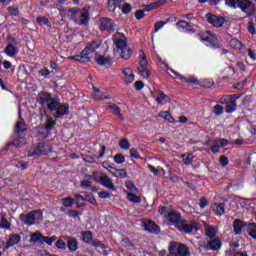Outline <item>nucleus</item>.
Returning <instances> with one entry per match:
<instances>
[{"label": "nucleus", "mask_w": 256, "mask_h": 256, "mask_svg": "<svg viewBox=\"0 0 256 256\" xmlns=\"http://www.w3.org/2000/svg\"><path fill=\"white\" fill-rule=\"evenodd\" d=\"M136 192H127V199L128 201H130L131 203H141V197L136 196L135 194Z\"/></svg>", "instance_id": "obj_35"}, {"label": "nucleus", "mask_w": 256, "mask_h": 256, "mask_svg": "<svg viewBox=\"0 0 256 256\" xmlns=\"http://www.w3.org/2000/svg\"><path fill=\"white\" fill-rule=\"evenodd\" d=\"M119 145L122 149L126 150L129 149V147H131V144L129 143V140L127 139H122L120 142H119Z\"/></svg>", "instance_id": "obj_52"}, {"label": "nucleus", "mask_w": 256, "mask_h": 256, "mask_svg": "<svg viewBox=\"0 0 256 256\" xmlns=\"http://www.w3.org/2000/svg\"><path fill=\"white\" fill-rule=\"evenodd\" d=\"M13 145H15V147H21V145H25V139L22 137H19V139L13 142Z\"/></svg>", "instance_id": "obj_58"}, {"label": "nucleus", "mask_w": 256, "mask_h": 256, "mask_svg": "<svg viewBox=\"0 0 256 256\" xmlns=\"http://www.w3.org/2000/svg\"><path fill=\"white\" fill-rule=\"evenodd\" d=\"M237 99H239L237 95H227L220 99V103L226 105V113H233L237 109V103H235Z\"/></svg>", "instance_id": "obj_8"}, {"label": "nucleus", "mask_w": 256, "mask_h": 256, "mask_svg": "<svg viewBox=\"0 0 256 256\" xmlns=\"http://www.w3.org/2000/svg\"><path fill=\"white\" fill-rule=\"evenodd\" d=\"M73 203H75V200H73L71 197H66L62 199V205L64 207H73Z\"/></svg>", "instance_id": "obj_47"}, {"label": "nucleus", "mask_w": 256, "mask_h": 256, "mask_svg": "<svg viewBox=\"0 0 256 256\" xmlns=\"http://www.w3.org/2000/svg\"><path fill=\"white\" fill-rule=\"evenodd\" d=\"M4 53H6L8 57H15V55L19 53V50L17 47L13 46V44H9L6 46Z\"/></svg>", "instance_id": "obj_25"}, {"label": "nucleus", "mask_w": 256, "mask_h": 256, "mask_svg": "<svg viewBox=\"0 0 256 256\" xmlns=\"http://www.w3.org/2000/svg\"><path fill=\"white\" fill-rule=\"evenodd\" d=\"M67 59L68 61H78L79 63H89L91 61V58L83 55V51H81L80 55L69 56Z\"/></svg>", "instance_id": "obj_21"}, {"label": "nucleus", "mask_w": 256, "mask_h": 256, "mask_svg": "<svg viewBox=\"0 0 256 256\" xmlns=\"http://www.w3.org/2000/svg\"><path fill=\"white\" fill-rule=\"evenodd\" d=\"M36 22L38 23V25H49V19L43 16L36 18Z\"/></svg>", "instance_id": "obj_53"}, {"label": "nucleus", "mask_w": 256, "mask_h": 256, "mask_svg": "<svg viewBox=\"0 0 256 256\" xmlns=\"http://www.w3.org/2000/svg\"><path fill=\"white\" fill-rule=\"evenodd\" d=\"M206 19L208 23L213 25V27H223L225 23V18L221 16H216L215 14H207Z\"/></svg>", "instance_id": "obj_12"}, {"label": "nucleus", "mask_w": 256, "mask_h": 256, "mask_svg": "<svg viewBox=\"0 0 256 256\" xmlns=\"http://www.w3.org/2000/svg\"><path fill=\"white\" fill-rule=\"evenodd\" d=\"M240 0H227L226 4L228 7H232V9H237L239 7Z\"/></svg>", "instance_id": "obj_50"}, {"label": "nucleus", "mask_w": 256, "mask_h": 256, "mask_svg": "<svg viewBox=\"0 0 256 256\" xmlns=\"http://www.w3.org/2000/svg\"><path fill=\"white\" fill-rule=\"evenodd\" d=\"M75 203L77 207H85V197H83L81 194H76Z\"/></svg>", "instance_id": "obj_39"}, {"label": "nucleus", "mask_w": 256, "mask_h": 256, "mask_svg": "<svg viewBox=\"0 0 256 256\" xmlns=\"http://www.w3.org/2000/svg\"><path fill=\"white\" fill-rule=\"evenodd\" d=\"M164 65H165L166 69L168 71H170L171 73H173L177 77V79H180V81H183L184 83H197V78H195V77L185 78V77L181 76V74H179L178 72H175V70L169 68L168 64L164 63Z\"/></svg>", "instance_id": "obj_17"}, {"label": "nucleus", "mask_w": 256, "mask_h": 256, "mask_svg": "<svg viewBox=\"0 0 256 256\" xmlns=\"http://www.w3.org/2000/svg\"><path fill=\"white\" fill-rule=\"evenodd\" d=\"M81 237L84 243H91V241H93V234L91 231L82 232Z\"/></svg>", "instance_id": "obj_38"}, {"label": "nucleus", "mask_w": 256, "mask_h": 256, "mask_svg": "<svg viewBox=\"0 0 256 256\" xmlns=\"http://www.w3.org/2000/svg\"><path fill=\"white\" fill-rule=\"evenodd\" d=\"M122 73L124 77V83H126V85H131V83L135 81V73H133V69L125 68L122 70Z\"/></svg>", "instance_id": "obj_16"}, {"label": "nucleus", "mask_w": 256, "mask_h": 256, "mask_svg": "<svg viewBox=\"0 0 256 256\" xmlns=\"http://www.w3.org/2000/svg\"><path fill=\"white\" fill-rule=\"evenodd\" d=\"M204 227H205L206 235L207 237H210V239L217 235V228L213 226H209L207 223H204Z\"/></svg>", "instance_id": "obj_29"}, {"label": "nucleus", "mask_w": 256, "mask_h": 256, "mask_svg": "<svg viewBox=\"0 0 256 256\" xmlns=\"http://www.w3.org/2000/svg\"><path fill=\"white\" fill-rule=\"evenodd\" d=\"M114 161L118 165H122V163H125V156H123L122 154H117L114 156Z\"/></svg>", "instance_id": "obj_51"}, {"label": "nucleus", "mask_w": 256, "mask_h": 256, "mask_svg": "<svg viewBox=\"0 0 256 256\" xmlns=\"http://www.w3.org/2000/svg\"><path fill=\"white\" fill-rule=\"evenodd\" d=\"M112 174L114 175V177L123 179V178L127 177V170L112 168Z\"/></svg>", "instance_id": "obj_33"}, {"label": "nucleus", "mask_w": 256, "mask_h": 256, "mask_svg": "<svg viewBox=\"0 0 256 256\" xmlns=\"http://www.w3.org/2000/svg\"><path fill=\"white\" fill-rule=\"evenodd\" d=\"M68 249L70 251H77L78 244H77V240H75V238H68Z\"/></svg>", "instance_id": "obj_40"}, {"label": "nucleus", "mask_w": 256, "mask_h": 256, "mask_svg": "<svg viewBox=\"0 0 256 256\" xmlns=\"http://www.w3.org/2000/svg\"><path fill=\"white\" fill-rule=\"evenodd\" d=\"M25 129H26L25 123L23 122V120H19L15 126L16 133H23V131H25Z\"/></svg>", "instance_id": "obj_44"}, {"label": "nucleus", "mask_w": 256, "mask_h": 256, "mask_svg": "<svg viewBox=\"0 0 256 256\" xmlns=\"http://www.w3.org/2000/svg\"><path fill=\"white\" fill-rule=\"evenodd\" d=\"M167 0H158L156 2L151 3L146 7V11H153V9H157V7H161V5H165Z\"/></svg>", "instance_id": "obj_34"}, {"label": "nucleus", "mask_w": 256, "mask_h": 256, "mask_svg": "<svg viewBox=\"0 0 256 256\" xmlns=\"http://www.w3.org/2000/svg\"><path fill=\"white\" fill-rule=\"evenodd\" d=\"M121 3H123V1H121V0H108L109 11H111L113 13L117 9V7L119 9H121Z\"/></svg>", "instance_id": "obj_26"}, {"label": "nucleus", "mask_w": 256, "mask_h": 256, "mask_svg": "<svg viewBox=\"0 0 256 256\" xmlns=\"http://www.w3.org/2000/svg\"><path fill=\"white\" fill-rule=\"evenodd\" d=\"M208 249L212 251H217L221 249V241L219 239H213L208 243Z\"/></svg>", "instance_id": "obj_32"}, {"label": "nucleus", "mask_w": 256, "mask_h": 256, "mask_svg": "<svg viewBox=\"0 0 256 256\" xmlns=\"http://www.w3.org/2000/svg\"><path fill=\"white\" fill-rule=\"evenodd\" d=\"M166 220L175 226L178 231H183L184 233H193V231H199L200 226L195 221H187L181 218V215L175 211L168 212L166 215Z\"/></svg>", "instance_id": "obj_1"}, {"label": "nucleus", "mask_w": 256, "mask_h": 256, "mask_svg": "<svg viewBox=\"0 0 256 256\" xmlns=\"http://www.w3.org/2000/svg\"><path fill=\"white\" fill-rule=\"evenodd\" d=\"M20 221H22V223L28 227H31V225L39 224L43 221V212L32 211L26 215L21 214Z\"/></svg>", "instance_id": "obj_3"}, {"label": "nucleus", "mask_w": 256, "mask_h": 256, "mask_svg": "<svg viewBox=\"0 0 256 256\" xmlns=\"http://www.w3.org/2000/svg\"><path fill=\"white\" fill-rule=\"evenodd\" d=\"M108 107L109 109H111L112 113L116 115V117H118V119H121V121H123V115L121 114V108H119V106L113 103H109Z\"/></svg>", "instance_id": "obj_28"}, {"label": "nucleus", "mask_w": 256, "mask_h": 256, "mask_svg": "<svg viewBox=\"0 0 256 256\" xmlns=\"http://www.w3.org/2000/svg\"><path fill=\"white\" fill-rule=\"evenodd\" d=\"M19 243H21V235L12 234L6 241V245L4 246L3 251H7L9 248L15 247V245H19Z\"/></svg>", "instance_id": "obj_14"}, {"label": "nucleus", "mask_w": 256, "mask_h": 256, "mask_svg": "<svg viewBox=\"0 0 256 256\" xmlns=\"http://www.w3.org/2000/svg\"><path fill=\"white\" fill-rule=\"evenodd\" d=\"M158 117H161L167 123H176L175 118H173V115H171V113H169V111L160 112L158 114Z\"/></svg>", "instance_id": "obj_24"}, {"label": "nucleus", "mask_w": 256, "mask_h": 256, "mask_svg": "<svg viewBox=\"0 0 256 256\" xmlns=\"http://www.w3.org/2000/svg\"><path fill=\"white\" fill-rule=\"evenodd\" d=\"M136 19H143L145 17V11L143 10H138L135 13Z\"/></svg>", "instance_id": "obj_64"}, {"label": "nucleus", "mask_w": 256, "mask_h": 256, "mask_svg": "<svg viewBox=\"0 0 256 256\" xmlns=\"http://www.w3.org/2000/svg\"><path fill=\"white\" fill-rule=\"evenodd\" d=\"M114 44L117 47L118 53H120L121 59L127 60L131 58V48L127 45V36L121 32H116L113 36Z\"/></svg>", "instance_id": "obj_2"}, {"label": "nucleus", "mask_w": 256, "mask_h": 256, "mask_svg": "<svg viewBox=\"0 0 256 256\" xmlns=\"http://www.w3.org/2000/svg\"><path fill=\"white\" fill-rule=\"evenodd\" d=\"M51 94L42 92L39 94L38 103H41V105H46L52 100Z\"/></svg>", "instance_id": "obj_27"}, {"label": "nucleus", "mask_w": 256, "mask_h": 256, "mask_svg": "<svg viewBox=\"0 0 256 256\" xmlns=\"http://www.w3.org/2000/svg\"><path fill=\"white\" fill-rule=\"evenodd\" d=\"M145 231L149 233H159V227L152 220H146L143 223Z\"/></svg>", "instance_id": "obj_18"}, {"label": "nucleus", "mask_w": 256, "mask_h": 256, "mask_svg": "<svg viewBox=\"0 0 256 256\" xmlns=\"http://www.w3.org/2000/svg\"><path fill=\"white\" fill-rule=\"evenodd\" d=\"M99 29L100 31H109L113 33L115 31V22L110 18H101L99 20Z\"/></svg>", "instance_id": "obj_11"}, {"label": "nucleus", "mask_w": 256, "mask_h": 256, "mask_svg": "<svg viewBox=\"0 0 256 256\" xmlns=\"http://www.w3.org/2000/svg\"><path fill=\"white\" fill-rule=\"evenodd\" d=\"M229 145V140L227 139H216L213 141V145L211 146L212 153H219V150L222 147H227Z\"/></svg>", "instance_id": "obj_15"}, {"label": "nucleus", "mask_w": 256, "mask_h": 256, "mask_svg": "<svg viewBox=\"0 0 256 256\" xmlns=\"http://www.w3.org/2000/svg\"><path fill=\"white\" fill-rule=\"evenodd\" d=\"M181 159H183L185 165H191L193 163L194 156L193 154H183L181 155Z\"/></svg>", "instance_id": "obj_43"}, {"label": "nucleus", "mask_w": 256, "mask_h": 256, "mask_svg": "<svg viewBox=\"0 0 256 256\" xmlns=\"http://www.w3.org/2000/svg\"><path fill=\"white\" fill-rule=\"evenodd\" d=\"M122 7V13H131V4L129 3H124L123 5L121 4Z\"/></svg>", "instance_id": "obj_55"}, {"label": "nucleus", "mask_w": 256, "mask_h": 256, "mask_svg": "<svg viewBox=\"0 0 256 256\" xmlns=\"http://www.w3.org/2000/svg\"><path fill=\"white\" fill-rule=\"evenodd\" d=\"M238 7H239V9H241V11H243L244 13H247V9H249V7H251V1L240 0Z\"/></svg>", "instance_id": "obj_37"}, {"label": "nucleus", "mask_w": 256, "mask_h": 256, "mask_svg": "<svg viewBox=\"0 0 256 256\" xmlns=\"http://www.w3.org/2000/svg\"><path fill=\"white\" fill-rule=\"evenodd\" d=\"M95 59L98 65H107V63H109V58H106L105 56L96 55Z\"/></svg>", "instance_id": "obj_45"}, {"label": "nucleus", "mask_w": 256, "mask_h": 256, "mask_svg": "<svg viewBox=\"0 0 256 256\" xmlns=\"http://www.w3.org/2000/svg\"><path fill=\"white\" fill-rule=\"evenodd\" d=\"M93 98L96 101H101L103 99H108L107 95L103 94V92H101V90H99L98 88L93 87Z\"/></svg>", "instance_id": "obj_30"}, {"label": "nucleus", "mask_w": 256, "mask_h": 256, "mask_svg": "<svg viewBox=\"0 0 256 256\" xmlns=\"http://www.w3.org/2000/svg\"><path fill=\"white\" fill-rule=\"evenodd\" d=\"M43 234L41 232H34L30 234V243L34 245H43Z\"/></svg>", "instance_id": "obj_19"}, {"label": "nucleus", "mask_w": 256, "mask_h": 256, "mask_svg": "<svg viewBox=\"0 0 256 256\" xmlns=\"http://www.w3.org/2000/svg\"><path fill=\"white\" fill-rule=\"evenodd\" d=\"M248 31L251 33V35H255L256 29H255V24L253 22L248 23Z\"/></svg>", "instance_id": "obj_61"}, {"label": "nucleus", "mask_w": 256, "mask_h": 256, "mask_svg": "<svg viewBox=\"0 0 256 256\" xmlns=\"http://www.w3.org/2000/svg\"><path fill=\"white\" fill-rule=\"evenodd\" d=\"M248 233L252 239H256V225L255 223L248 224L247 227Z\"/></svg>", "instance_id": "obj_41"}, {"label": "nucleus", "mask_w": 256, "mask_h": 256, "mask_svg": "<svg viewBox=\"0 0 256 256\" xmlns=\"http://www.w3.org/2000/svg\"><path fill=\"white\" fill-rule=\"evenodd\" d=\"M67 113H69V106L67 104L58 105L54 117H56V119H59V117H63V115H67Z\"/></svg>", "instance_id": "obj_20"}, {"label": "nucleus", "mask_w": 256, "mask_h": 256, "mask_svg": "<svg viewBox=\"0 0 256 256\" xmlns=\"http://www.w3.org/2000/svg\"><path fill=\"white\" fill-rule=\"evenodd\" d=\"M214 113L215 115H221L223 113V108L221 105L214 106Z\"/></svg>", "instance_id": "obj_63"}, {"label": "nucleus", "mask_w": 256, "mask_h": 256, "mask_svg": "<svg viewBox=\"0 0 256 256\" xmlns=\"http://www.w3.org/2000/svg\"><path fill=\"white\" fill-rule=\"evenodd\" d=\"M220 164L222 167H227V165H229V158H227L225 155H222L220 157Z\"/></svg>", "instance_id": "obj_56"}, {"label": "nucleus", "mask_w": 256, "mask_h": 256, "mask_svg": "<svg viewBox=\"0 0 256 256\" xmlns=\"http://www.w3.org/2000/svg\"><path fill=\"white\" fill-rule=\"evenodd\" d=\"M142 55L139 57L138 71L142 76V79H149L151 77V71H149V64L147 63V55L145 52L140 51Z\"/></svg>", "instance_id": "obj_6"}, {"label": "nucleus", "mask_w": 256, "mask_h": 256, "mask_svg": "<svg viewBox=\"0 0 256 256\" xmlns=\"http://www.w3.org/2000/svg\"><path fill=\"white\" fill-rule=\"evenodd\" d=\"M212 210L215 213V215H223L225 213V204L223 203H215L212 205Z\"/></svg>", "instance_id": "obj_23"}, {"label": "nucleus", "mask_w": 256, "mask_h": 256, "mask_svg": "<svg viewBox=\"0 0 256 256\" xmlns=\"http://www.w3.org/2000/svg\"><path fill=\"white\" fill-rule=\"evenodd\" d=\"M207 205H209V200H207L206 198H200V209H205V207H207Z\"/></svg>", "instance_id": "obj_57"}, {"label": "nucleus", "mask_w": 256, "mask_h": 256, "mask_svg": "<svg viewBox=\"0 0 256 256\" xmlns=\"http://www.w3.org/2000/svg\"><path fill=\"white\" fill-rule=\"evenodd\" d=\"M169 101V96L164 94L163 92H159L156 97V102L158 105H165Z\"/></svg>", "instance_id": "obj_31"}, {"label": "nucleus", "mask_w": 256, "mask_h": 256, "mask_svg": "<svg viewBox=\"0 0 256 256\" xmlns=\"http://www.w3.org/2000/svg\"><path fill=\"white\" fill-rule=\"evenodd\" d=\"M200 38L204 41L206 47H219V40L217 39V36L210 31L200 34Z\"/></svg>", "instance_id": "obj_9"}, {"label": "nucleus", "mask_w": 256, "mask_h": 256, "mask_svg": "<svg viewBox=\"0 0 256 256\" xmlns=\"http://www.w3.org/2000/svg\"><path fill=\"white\" fill-rule=\"evenodd\" d=\"M143 87H145V84L141 81H136L134 83V88L137 90V91H141V89H143Z\"/></svg>", "instance_id": "obj_62"}, {"label": "nucleus", "mask_w": 256, "mask_h": 256, "mask_svg": "<svg viewBox=\"0 0 256 256\" xmlns=\"http://www.w3.org/2000/svg\"><path fill=\"white\" fill-rule=\"evenodd\" d=\"M168 251L169 256H189V248L178 242H171Z\"/></svg>", "instance_id": "obj_4"}, {"label": "nucleus", "mask_w": 256, "mask_h": 256, "mask_svg": "<svg viewBox=\"0 0 256 256\" xmlns=\"http://www.w3.org/2000/svg\"><path fill=\"white\" fill-rule=\"evenodd\" d=\"M101 47V42L99 40H94L93 42L86 45V47L82 50L84 56L89 57L91 53H95L96 49Z\"/></svg>", "instance_id": "obj_13"}, {"label": "nucleus", "mask_w": 256, "mask_h": 256, "mask_svg": "<svg viewBox=\"0 0 256 256\" xmlns=\"http://www.w3.org/2000/svg\"><path fill=\"white\" fill-rule=\"evenodd\" d=\"M247 225L248 224H244L243 221L239 219L234 220L233 227L236 235H239L241 231H243V228L247 227Z\"/></svg>", "instance_id": "obj_22"}, {"label": "nucleus", "mask_w": 256, "mask_h": 256, "mask_svg": "<svg viewBox=\"0 0 256 256\" xmlns=\"http://www.w3.org/2000/svg\"><path fill=\"white\" fill-rule=\"evenodd\" d=\"M125 187L128 189V191H130V193H139V189H137L135 184H133L131 181H126Z\"/></svg>", "instance_id": "obj_42"}, {"label": "nucleus", "mask_w": 256, "mask_h": 256, "mask_svg": "<svg viewBox=\"0 0 256 256\" xmlns=\"http://www.w3.org/2000/svg\"><path fill=\"white\" fill-rule=\"evenodd\" d=\"M56 124L57 122H55V120L48 119L46 125L42 128V131L47 134L53 129V127H55Z\"/></svg>", "instance_id": "obj_36"}, {"label": "nucleus", "mask_w": 256, "mask_h": 256, "mask_svg": "<svg viewBox=\"0 0 256 256\" xmlns=\"http://www.w3.org/2000/svg\"><path fill=\"white\" fill-rule=\"evenodd\" d=\"M47 107L50 111H57V108L59 107V102L52 99L48 104Z\"/></svg>", "instance_id": "obj_48"}, {"label": "nucleus", "mask_w": 256, "mask_h": 256, "mask_svg": "<svg viewBox=\"0 0 256 256\" xmlns=\"http://www.w3.org/2000/svg\"><path fill=\"white\" fill-rule=\"evenodd\" d=\"M56 247L58 249H66L67 248V244H65V241H63L62 239L58 240L56 242Z\"/></svg>", "instance_id": "obj_59"}, {"label": "nucleus", "mask_w": 256, "mask_h": 256, "mask_svg": "<svg viewBox=\"0 0 256 256\" xmlns=\"http://www.w3.org/2000/svg\"><path fill=\"white\" fill-rule=\"evenodd\" d=\"M92 246L93 247H99L100 249H102L104 251V255H108L107 250H105V249H107L105 244H103V243H101L99 241H93L92 242Z\"/></svg>", "instance_id": "obj_49"}, {"label": "nucleus", "mask_w": 256, "mask_h": 256, "mask_svg": "<svg viewBox=\"0 0 256 256\" xmlns=\"http://www.w3.org/2000/svg\"><path fill=\"white\" fill-rule=\"evenodd\" d=\"M165 25H167V22H163V21L157 22L154 25V33H157L160 29H163V27H165Z\"/></svg>", "instance_id": "obj_54"}, {"label": "nucleus", "mask_w": 256, "mask_h": 256, "mask_svg": "<svg viewBox=\"0 0 256 256\" xmlns=\"http://www.w3.org/2000/svg\"><path fill=\"white\" fill-rule=\"evenodd\" d=\"M57 241V236L47 237L43 236L42 244L46 243V245H53Z\"/></svg>", "instance_id": "obj_46"}, {"label": "nucleus", "mask_w": 256, "mask_h": 256, "mask_svg": "<svg viewBox=\"0 0 256 256\" xmlns=\"http://www.w3.org/2000/svg\"><path fill=\"white\" fill-rule=\"evenodd\" d=\"M84 201H89L90 203H95V199L93 198V194L84 193Z\"/></svg>", "instance_id": "obj_60"}, {"label": "nucleus", "mask_w": 256, "mask_h": 256, "mask_svg": "<svg viewBox=\"0 0 256 256\" xmlns=\"http://www.w3.org/2000/svg\"><path fill=\"white\" fill-rule=\"evenodd\" d=\"M93 179H95L100 185L106 187V189H111L112 191H116L115 184H113V180L109 178L107 175H100L98 171L92 173Z\"/></svg>", "instance_id": "obj_7"}, {"label": "nucleus", "mask_w": 256, "mask_h": 256, "mask_svg": "<svg viewBox=\"0 0 256 256\" xmlns=\"http://www.w3.org/2000/svg\"><path fill=\"white\" fill-rule=\"evenodd\" d=\"M51 151V147L47 144H39L38 146L32 148L28 152L29 157H33L35 155H47Z\"/></svg>", "instance_id": "obj_10"}, {"label": "nucleus", "mask_w": 256, "mask_h": 256, "mask_svg": "<svg viewBox=\"0 0 256 256\" xmlns=\"http://www.w3.org/2000/svg\"><path fill=\"white\" fill-rule=\"evenodd\" d=\"M71 17L78 25H87L89 23V9L72 10Z\"/></svg>", "instance_id": "obj_5"}]
</instances>
